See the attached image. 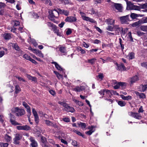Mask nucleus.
Here are the masks:
<instances>
[{"instance_id":"obj_1","label":"nucleus","mask_w":147,"mask_h":147,"mask_svg":"<svg viewBox=\"0 0 147 147\" xmlns=\"http://www.w3.org/2000/svg\"><path fill=\"white\" fill-rule=\"evenodd\" d=\"M12 112L13 113H16V115L17 116H21L25 114V110L22 109H20L18 107H16L13 108L11 109Z\"/></svg>"},{"instance_id":"obj_2","label":"nucleus","mask_w":147,"mask_h":147,"mask_svg":"<svg viewBox=\"0 0 147 147\" xmlns=\"http://www.w3.org/2000/svg\"><path fill=\"white\" fill-rule=\"evenodd\" d=\"M59 103L64 107V110L67 112L73 113L75 111V110L72 107L68 106V104L65 102H59Z\"/></svg>"},{"instance_id":"obj_3","label":"nucleus","mask_w":147,"mask_h":147,"mask_svg":"<svg viewBox=\"0 0 147 147\" xmlns=\"http://www.w3.org/2000/svg\"><path fill=\"white\" fill-rule=\"evenodd\" d=\"M129 17L130 16L129 15L120 17L119 18L121 24H129V22L131 20L129 19Z\"/></svg>"},{"instance_id":"obj_4","label":"nucleus","mask_w":147,"mask_h":147,"mask_svg":"<svg viewBox=\"0 0 147 147\" xmlns=\"http://www.w3.org/2000/svg\"><path fill=\"white\" fill-rule=\"evenodd\" d=\"M113 83L115 84L114 86V88L115 89H117L119 88L120 87L122 88H123L124 86L125 87L126 86V83L125 82H118L116 80H113Z\"/></svg>"},{"instance_id":"obj_5","label":"nucleus","mask_w":147,"mask_h":147,"mask_svg":"<svg viewBox=\"0 0 147 147\" xmlns=\"http://www.w3.org/2000/svg\"><path fill=\"white\" fill-rule=\"evenodd\" d=\"M129 115L130 116L138 119H140L142 116L138 113L130 112L129 113Z\"/></svg>"},{"instance_id":"obj_6","label":"nucleus","mask_w":147,"mask_h":147,"mask_svg":"<svg viewBox=\"0 0 147 147\" xmlns=\"http://www.w3.org/2000/svg\"><path fill=\"white\" fill-rule=\"evenodd\" d=\"M77 20L76 18L75 17L70 16L67 17L65 20V21L66 22H69L70 23L75 22Z\"/></svg>"},{"instance_id":"obj_7","label":"nucleus","mask_w":147,"mask_h":147,"mask_svg":"<svg viewBox=\"0 0 147 147\" xmlns=\"http://www.w3.org/2000/svg\"><path fill=\"white\" fill-rule=\"evenodd\" d=\"M129 80L130 81L129 82V84L130 86H131L139 80V78L137 76L135 75L132 77L129 78Z\"/></svg>"},{"instance_id":"obj_8","label":"nucleus","mask_w":147,"mask_h":147,"mask_svg":"<svg viewBox=\"0 0 147 147\" xmlns=\"http://www.w3.org/2000/svg\"><path fill=\"white\" fill-rule=\"evenodd\" d=\"M16 128L18 130H24L26 131L29 130L31 129L30 127L27 125L23 126H18L16 127Z\"/></svg>"},{"instance_id":"obj_9","label":"nucleus","mask_w":147,"mask_h":147,"mask_svg":"<svg viewBox=\"0 0 147 147\" xmlns=\"http://www.w3.org/2000/svg\"><path fill=\"white\" fill-rule=\"evenodd\" d=\"M21 139V137L19 134H16L15 138L13 139V143L16 144H19V141Z\"/></svg>"},{"instance_id":"obj_10","label":"nucleus","mask_w":147,"mask_h":147,"mask_svg":"<svg viewBox=\"0 0 147 147\" xmlns=\"http://www.w3.org/2000/svg\"><path fill=\"white\" fill-rule=\"evenodd\" d=\"M58 10V16H59V14L61 15H64L65 16H67L69 15V11L68 10H65L64 9H61L60 8L57 9Z\"/></svg>"},{"instance_id":"obj_11","label":"nucleus","mask_w":147,"mask_h":147,"mask_svg":"<svg viewBox=\"0 0 147 147\" xmlns=\"http://www.w3.org/2000/svg\"><path fill=\"white\" fill-rule=\"evenodd\" d=\"M82 18L84 20L87 22H89L92 23L96 24V22L94 19L88 17H86L84 15H82Z\"/></svg>"},{"instance_id":"obj_12","label":"nucleus","mask_w":147,"mask_h":147,"mask_svg":"<svg viewBox=\"0 0 147 147\" xmlns=\"http://www.w3.org/2000/svg\"><path fill=\"white\" fill-rule=\"evenodd\" d=\"M10 122L12 124L14 125H21V124L17 122L15 120V116L11 114H10Z\"/></svg>"},{"instance_id":"obj_13","label":"nucleus","mask_w":147,"mask_h":147,"mask_svg":"<svg viewBox=\"0 0 147 147\" xmlns=\"http://www.w3.org/2000/svg\"><path fill=\"white\" fill-rule=\"evenodd\" d=\"M32 112L34 117V120L36 123L39 122V119L36 110L34 108L32 109Z\"/></svg>"},{"instance_id":"obj_14","label":"nucleus","mask_w":147,"mask_h":147,"mask_svg":"<svg viewBox=\"0 0 147 147\" xmlns=\"http://www.w3.org/2000/svg\"><path fill=\"white\" fill-rule=\"evenodd\" d=\"M29 140L31 142L30 144V145L32 146V147H37V143L33 137L31 136L30 137Z\"/></svg>"},{"instance_id":"obj_15","label":"nucleus","mask_w":147,"mask_h":147,"mask_svg":"<svg viewBox=\"0 0 147 147\" xmlns=\"http://www.w3.org/2000/svg\"><path fill=\"white\" fill-rule=\"evenodd\" d=\"M114 31H115L116 34H118L123 30V28L119 27V25H114Z\"/></svg>"},{"instance_id":"obj_16","label":"nucleus","mask_w":147,"mask_h":147,"mask_svg":"<svg viewBox=\"0 0 147 147\" xmlns=\"http://www.w3.org/2000/svg\"><path fill=\"white\" fill-rule=\"evenodd\" d=\"M135 93L136 95L138 96L140 99H144L146 98V96L144 93H139L137 91H135Z\"/></svg>"},{"instance_id":"obj_17","label":"nucleus","mask_w":147,"mask_h":147,"mask_svg":"<svg viewBox=\"0 0 147 147\" xmlns=\"http://www.w3.org/2000/svg\"><path fill=\"white\" fill-rule=\"evenodd\" d=\"M114 7L119 12L122 11V6L121 4L114 3Z\"/></svg>"},{"instance_id":"obj_18","label":"nucleus","mask_w":147,"mask_h":147,"mask_svg":"<svg viewBox=\"0 0 147 147\" xmlns=\"http://www.w3.org/2000/svg\"><path fill=\"white\" fill-rule=\"evenodd\" d=\"M116 69L117 70L119 71H125L126 70V68L125 66L123 63H121V64H119L116 68Z\"/></svg>"},{"instance_id":"obj_19","label":"nucleus","mask_w":147,"mask_h":147,"mask_svg":"<svg viewBox=\"0 0 147 147\" xmlns=\"http://www.w3.org/2000/svg\"><path fill=\"white\" fill-rule=\"evenodd\" d=\"M47 25L49 28L52 31L56 26V25L52 23L49 22H47Z\"/></svg>"},{"instance_id":"obj_20","label":"nucleus","mask_w":147,"mask_h":147,"mask_svg":"<svg viewBox=\"0 0 147 147\" xmlns=\"http://www.w3.org/2000/svg\"><path fill=\"white\" fill-rule=\"evenodd\" d=\"M52 31H53L54 33L56 34L57 36H61V33L59 32V30L58 27L57 26Z\"/></svg>"},{"instance_id":"obj_21","label":"nucleus","mask_w":147,"mask_h":147,"mask_svg":"<svg viewBox=\"0 0 147 147\" xmlns=\"http://www.w3.org/2000/svg\"><path fill=\"white\" fill-rule=\"evenodd\" d=\"M89 14L91 15L94 14L98 16V11L97 10L94 9L93 8H92L89 10Z\"/></svg>"},{"instance_id":"obj_22","label":"nucleus","mask_w":147,"mask_h":147,"mask_svg":"<svg viewBox=\"0 0 147 147\" xmlns=\"http://www.w3.org/2000/svg\"><path fill=\"white\" fill-rule=\"evenodd\" d=\"M144 15H140V14H136L134 13H131L130 17L132 18V19H134L136 18L139 16L142 17Z\"/></svg>"},{"instance_id":"obj_23","label":"nucleus","mask_w":147,"mask_h":147,"mask_svg":"<svg viewBox=\"0 0 147 147\" xmlns=\"http://www.w3.org/2000/svg\"><path fill=\"white\" fill-rule=\"evenodd\" d=\"M49 15L48 16V18L49 19H51L53 18H57L58 17V16H54V11H53V10H51L49 11Z\"/></svg>"},{"instance_id":"obj_24","label":"nucleus","mask_w":147,"mask_h":147,"mask_svg":"<svg viewBox=\"0 0 147 147\" xmlns=\"http://www.w3.org/2000/svg\"><path fill=\"white\" fill-rule=\"evenodd\" d=\"M59 50L61 53H63L62 55H66V50L65 47L61 46L59 47Z\"/></svg>"},{"instance_id":"obj_25","label":"nucleus","mask_w":147,"mask_h":147,"mask_svg":"<svg viewBox=\"0 0 147 147\" xmlns=\"http://www.w3.org/2000/svg\"><path fill=\"white\" fill-rule=\"evenodd\" d=\"M51 63L55 65L56 68L58 70L61 71H63V68L56 62L53 61L51 62Z\"/></svg>"},{"instance_id":"obj_26","label":"nucleus","mask_w":147,"mask_h":147,"mask_svg":"<svg viewBox=\"0 0 147 147\" xmlns=\"http://www.w3.org/2000/svg\"><path fill=\"white\" fill-rule=\"evenodd\" d=\"M106 22L108 25H113L115 24V20L112 19H107Z\"/></svg>"},{"instance_id":"obj_27","label":"nucleus","mask_w":147,"mask_h":147,"mask_svg":"<svg viewBox=\"0 0 147 147\" xmlns=\"http://www.w3.org/2000/svg\"><path fill=\"white\" fill-rule=\"evenodd\" d=\"M120 96L123 100H131L132 98L131 96L129 95L127 96H125L123 95H121Z\"/></svg>"},{"instance_id":"obj_28","label":"nucleus","mask_w":147,"mask_h":147,"mask_svg":"<svg viewBox=\"0 0 147 147\" xmlns=\"http://www.w3.org/2000/svg\"><path fill=\"white\" fill-rule=\"evenodd\" d=\"M127 7H128L130 10H133L134 5L131 1H127Z\"/></svg>"},{"instance_id":"obj_29","label":"nucleus","mask_w":147,"mask_h":147,"mask_svg":"<svg viewBox=\"0 0 147 147\" xmlns=\"http://www.w3.org/2000/svg\"><path fill=\"white\" fill-rule=\"evenodd\" d=\"M94 127V126H92L91 127H89L88 129L90 130L86 132L85 133L89 135H91L94 131H93V129Z\"/></svg>"},{"instance_id":"obj_30","label":"nucleus","mask_w":147,"mask_h":147,"mask_svg":"<svg viewBox=\"0 0 147 147\" xmlns=\"http://www.w3.org/2000/svg\"><path fill=\"white\" fill-rule=\"evenodd\" d=\"M118 105L121 107L125 106L126 105V103L124 101L122 100H117Z\"/></svg>"},{"instance_id":"obj_31","label":"nucleus","mask_w":147,"mask_h":147,"mask_svg":"<svg viewBox=\"0 0 147 147\" xmlns=\"http://www.w3.org/2000/svg\"><path fill=\"white\" fill-rule=\"evenodd\" d=\"M41 142L42 144V146L43 147H46V144L45 141H46V139L45 137L41 136Z\"/></svg>"},{"instance_id":"obj_32","label":"nucleus","mask_w":147,"mask_h":147,"mask_svg":"<svg viewBox=\"0 0 147 147\" xmlns=\"http://www.w3.org/2000/svg\"><path fill=\"white\" fill-rule=\"evenodd\" d=\"M73 131L76 133L79 136H81L82 138H85V136L84 134H82L81 132H80V131H79L78 130H76L74 129Z\"/></svg>"},{"instance_id":"obj_33","label":"nucleus","mask_w":147,"mask_h":147,"mask_svg":"<svg viewBox=\"0 0 147 147\" xmlns=\"http://www.w3.org/2000/svg\"><path fill=\"white\" fill-rule=\"evenodd\" d=\"M34 53H35L36 55L40 57H43V54H42L41 52L39 50L36 49V51Z\"/></svg>"},{"instance_id":"obj_34","label":"nucleus","mask_w":147,"mask_h":147,"mask_svg":"<svg viewBox=\"0 0 147 147\" xmlns=\"http://www.w3.org/2000/svg\"><path fill=\"white\" fill-rule=\"evenodd\" d=\"M3 38L6 40H9L11 37L10 34L8 33H5L3 34Z\"/></svg>"},{"instance_id":"obj_35","label":"nucleus","mask_w":147,"mask_h":147,"mask_svg":"<svg viewBox=\"0 0 147 147\" xmlns=\"http://www.w3.org/2000/svg\"><path fill=\"white\" fill-rule=\"evenodd\" d=\"M141 87L142 88L141 92H144L147 89V84H141L140 85Z\"/></svg>"},{"instance_id":"obj_36","label":"nucleus","mask_w":147,"mask_h":147,"mask_svg":"<svg viewBox=\"0 0 147 147\" xmlns=\"http://www.w3.org/2000/svg\"><path fill=\"white\" fill-rule=\"evenodd\" d=\"M4 138L5 139L7 142H9L11 140V137L7 134L5 135Z\"/></svg>"},{"instance_id":"obj_37","label":"nucleus","mask_w":147,"mask_h":147,"mask_svg":"<svg viewBox=\"0 0 147 147\" xmlns=\"http://www.w3.org/2000/svg\"><path fill=\"white\" fill-rule=\"evenodd\" d=\"M96 59L95 58H92L91 59H89L88 60V62L92 65L95 62Z\"/></svg>"},{"instance_id":"obj_38","label":"nucleus","mask_w":147,"mask_h":147,"mask_svg":"<svg viewBox=\"0 0 147 147\" xmlns=\"http://www.w3.org/2000/svg\"><path fill=\"white\" fill-rule=\"evenodd\" d=\"M114 25H115L114 24ZM113 26H108L107 28H106V30H107L113 31H114V25H113Z\"/></svg>"},{"instance_id":"obj_39","label":"nucleus","mask_w":147,"mask_h":147,"mask_svg":"<svg viewBox=\"0 0 147 147\" xmlns=\"http://www.w3.org/2000/svg\"><path fill=\"white\" fill-rule=\"evenodd\" d=\"M140 28L141 30L147 32V26H141L140 27Z\"/></svg>"},{"instance_id":"obj_40","label":"nucleus","mask_w":147,"mask_h":147,"mask_svg":"<svg viewBox=\"0 0 147 147\" xmlns=\"http://www.w3.org/2000/svg\"><path fill=\"white\" fill-rule=\"evenodd\" d=\"M106 89H103L98 92V93L100 94V95H102V97H103L105 95V92Z\"/></svg>"},{"instance_id":"obj_41","label":"nucleus","mask_w":147,"mask_h":147,"mask_svg":"<svg viewBox=\"0 0 147 147\" xmlns=\"http://www.w3.org/2000/svg\"><path fill=\"white\" fill-rule=\"evenodd\" d=\"M98 50V49H92L91 50H90V51H88L87 50V51L88 53H90L91 55H92V53L94 52H96Z\"/></svg>"},{"instance_id":"obj_42","label":"nucleus","mask_w":147,"mask_h":147,"mask_svg":"<svg viewBox=\"0 0 147 147\" xmlns=\"http://www.w3.org/2000/svg\"><path fill=\"white\" fill-rule=\"evenodd\" d=\"M80 127H81L82 129H84L86 126V124L84 123L80 122L79 124Z\"/></svg>"},{"instance_id":"obj_43","label":"nucleus","mask_w":147,"mask_h":147,"mask_svg":"<svg viewBox=\"0 0 147 147\" xmlns=\"http://www.w3.org/2000/svg\"><path fill=\"white\" fill-rule=\"evenodd\" d=\"M134 53L133 52H131L129 53L128 55L129 59H132L134 57Z\"/></svg>"},{"instance_id":"obj_44","label":"nucleus","mask_w":147,"mask_h":147,"mask_svg":"<svg viewBox=\"0 0 147 147\" xmlns=\"http://www.w3.org/2000/svg\"><path fill=\"white\" fill-rule=\"evenodd\" d=\"M12 23L13 24L14 26H17L20 24V22L18 21L13 20L12 22Z\"/></svg>"},{"instance_id":"obj_45","label":"nucleus","mask_w":147,"mask_h":147,"mask_svg":"<svg viewBox=\"0 0 147 147\" xmlns=\"http://www.w3.org/2000/svg\"><path fill=\"white\" fill-rule=\"evenodd\" d=\"M61 138L60 136H58V138L61 140V142L67 145L68 144L67 142L65 140L61 139Z\"/></svg>"},{"instance_id":"obj_46","label":"nucleus","mask_w":147,"mask_h":147,"mask_svg":"<svg viewBox=\"0 0 147 147\" xmlns=\"http://www.w3.org/2000/svg\"><path fill=\"white\" fill-rule=\"evenodd\" d=\"M67 30L66 31V34L67 35H68L71 34L72 32L71 29L70 28L67 29Z\"/></svg>"},{"instance_id":"obj_47","label":"nucleus","mask_w":147,"mask_h":147,"mask_svg":"<svg viewBox=\"0 0 147 147\" xmlns=\"http://www.w3.org/2000/svg\"><path fill=\"white\" fill-rule=\"evenodd\" d=\"M140 24V23L139 22H135L132 24V26L133 27H137V28L138 27H139Z\"/></svg>"},{"instance_id":"obj_48","label":"nucleus","mask_w":147,"mask_h":147,"mask_svg":"<svg viewBox=\"0 0 147 147\" xmlns=\"http://www.w3.org/2000/svg\"><path fill=\"white\" fill-rule=\"evenodd\" d=\"M128 36L129 38L130 39V40L131 42H134L133 39L131 35V32H129L128 33Z\"/></svg>"},{"instance_id":"obj_49","label":"nucleus","mask_w":147,"mask_h":147,"mask_svg":"<svg viewBox=\"0 0 147 147\" xmlns=\"http://www.w3.org/2000/svg\"><path fill=\"white\" fill-rule=\"evenodd\" d=\"M8 145L7 143H3L0 142V146L1 147H7Z\"/></svg>"},{"instance_id":"obj_50","label":"nucleus","mask_w":147,"mask_h":147,"mask_svg":"<svg viewBox=\"0 0 147 147\" xmlns=\"http://www.w3.org/2000/svg\"><path fill=\"white\" fill-rule=\"evenodd\" d=\"M49 91L50 93L53 96H55L56 94V92L55 91L52 90H50L49 89Z\"/></svg>"},{"instance_id":"obj_51","label":"nucleus","mask_w":147,"mask_h":147,"mask_svg":"<svg viewBox=\"0 0 147 147\" xmlns=\"http://www.w3.org/2000/svg\"><path fill=\"white\" fill-rule=\"evenodd\" d=\"M15 93L16 94L18 93L20 91V88L19 86L18 85L16 86L15 87Z\"/></svg>"},{"instance_id":"obj_52","label":"nucleus","mask_w":147,"mask_h":147,"mask_svg":"<svg viewBox=\"0 0 147 147\" xmlns=\"http://www.w3.org/2000/svg\"><path fill=\"white\" fill-rule=\"evenodd\" d=\"M16 77L18 80L21 82H25V80L23 78L20 77V76H16Z\"/></svg>"},{"instance_id":"obj_53","label":"nucleus","mask_w":147,"mask_h":147,"mask_svg":"<svg viewBox=\"0 0 147 147\" xmlns=\"http://www.w3.org/2000/svg\"><path fill=\"white\" fill-rule=\"evenodd\" d=\"M15 50L17 51L20 50V48L18 46V45L16 43L14 44V45L13 46Z\"/></svg>"},{"instance_id":"obj_54","label":"nucleus","mask_w":147,"mask_h":147,"mask_svg":"<svg viewBox=\"0 0 147 147\" xmlns=\"http://www.w3.org/2000/svg\"><path fill=\"white\" fill-rule=\"evenodd\" d=\"M23 57L26 59L30 60L31 57H30L28 55V54H25L23 55Z\"/></svg>"},{"instance_id":"obj_55","label":"nucleus","mask_w":147,"mask_h":147,"mask_svg":"<svg viewBox=\"0 0 147 147\" xmlns=\"http://www.w3.org/2000/svg\"><path fill=\"white\" fill-rule=\"evenodd\" d=\"M105 92H106V94H108V95L110 97H111V90L106 89Z\"/></svg>"},{"instance_id":"obj_56","label":"nucleus","mask_w":147,"mask_h":147,"mask_svg":"<svg viewBox=\"0 0 147 147\" xmlns=\"http://www.w3.org/2000/svg\"><path fill=\"white\" fill-rule=\"evenodd\" d=\"M111 95H114L117 96L119 95V93H117L116 91H114L113 90H111Z\"/></svg>"},{"instance_id":"obj_57","label":"nucleus","mask_w":147,"mask_h":147,"mask_svg":"<svg viewBox=\"0 0 147 147\" xmlns=\"http://www.w3.org/2000/svg\"><path fill=\"white\" fill-rule=\"evenodd\" d=\"M74 90L76 92H80L81 91V90L80 89V87L78 86H77L75 88H74Z\"/></svg>"},{"instance_id":"obj_58","label":"nucleus","mask_w":147,"mask_h":147,"mask_svg":"<svg viewBox=\"0 0 147 147\" xmlns=\"http://www.w3.org/2000/svg\"><path fill=\"white\" fill-rule=\"evenodd\" d=\"M138 36H141L143 35L144 33L140 31H137L136 32Z\"/></svg>"},{"instance_id":"obj_59","label":"nucleus","mask_w":147,"mask_h":147,"mask_svg":"<svg viewBox=\"0 0 147 147\" xmlns=\"http://www.w3.org/2000/svg\"><path fill=\"white\" fill-rule=\"evenodd\" d=\"M62 119L63 121L66 122H69L70 121L69 118L68 117H65L63 118Z\"/></svg>"},{"instance_id":"obj_60","label":"nucleus","mask_w":147,"mask_h":147,"mask_svg":"<svg viewBox=\"0 0 147 147\" xmlns=\"http://www.w3.org/2000/svg\"><path fill=\"white\" fill-rule=\"evenodd\" d=\"M142 21L143 23H147V17H145L142 19Z\"/></svg>"},{"instance_id":"obj_61","label":"nucleus","mask_w":147,"mask_h":147,"mask_svg":"<svg viewBox=\"0 0 147 147\" xmlns=\"http://www.w3.org/2000/svg\"><path fill=\"white\" fill-rule=\"evenodd\" d=\"M59 0L61 1L62 3H64V4L65 5L68 4L69 3V1L68 0Z\"/></svg>"},{"instance_id":"obj_62","label":"nucleus","mask_w":147,"mask_h":147,"mask_svg":"<svg viewBox=\"0 0 147 147\" xmlns=\"http://www.w3.org/2000/svg\"><path fill=\"white\" fill-rule=\"evenodd\" d=\"M140 7L139 6H138L137 5H134L133 7V10H140Z\"/></svg>"},{"instance_id":"obj_63","label":"nucleus","mask_w":147,"mask_h":147,"mask_svg":"<svg viewBox=\"0 0 147 147\" xmlns=\"http://www.w3.org/2000/svg\"><path fill=\"white\" fill-rule=\"evenodd\" d=\"M72 144L73 146H75L77 147L78 146L77 142L75 140H73Z\"/></svg>"},{"instance_id":"obj_64","label":"nucleus","mask_w":147,"mask_h":147,"mask_svg":"<svg viewBox=\"0 0 147 147\" xmlns=\"http://www.w3.org/2000/svg\"><path fill=\"white\" fill-rule=\"evenodd\" d=\"M141 65L142 66L145 67L147 69V62L142 63H141Z\"/></svg>"}]
</instances>
